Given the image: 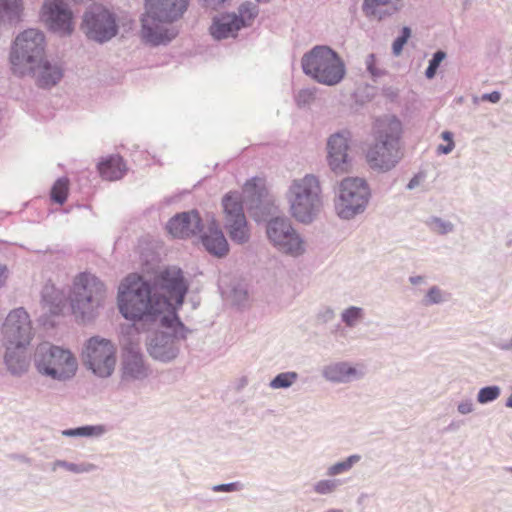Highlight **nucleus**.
<instances>
[{
	"mask_svg": "<svg viewBox=\"0 0 512 512\" xmlns=\"http://www.w3.org/2000/svg\"><path fill=\"white\" fill-rule=\"evenodd\" d=\"M107 432L104 425H86L77 428L65 429L61 434L65 437L98 438Z\"/></svg>",
	"mask_w": 512,
	"mask_h": 512,
	"instance_id": "7c9ffc66",
	"label": "nucleus"
},
{
	"mask_svg": "<svg viewBox=\"0 0 512 512\" xmlns=\"http://www.w3.org/2000/svg\"><path fill=\"white\" fill-rule=\"evenodd\" d=\"M410 34H411L410 29L408 27H403L401 37H404L405 40L407 41L408 38L410 37Z\"/></svg>",
	"mask_w": 512,
	"mask_h": 512,
	"instance_id": "052dcab7",
	"label": "nucleus"
},
{
	"mask_svg": "<svg viewBox=\"0 0 512 512\" xmlns=\"http://www.w3.org/2000/svg\"><path fill=\"white\" fill-rule=\"evenodd\" d=\"M118 308L121 315L133 323H139L143 329L158 322L166 328L176 319V314L167 311L171 303L163 295L155 292L151 284L137 275H129L118 290Z\"/></svg>",
	"mask_w": 512,
	"mask_h": 512,
	"instance_id": "f257e3e1",
	"label": "nucleus"
},
{
	"mask_svg": "<svg viewBox=\"0 0 512 512\" xmlns=\"http://www.w3.org/2000/svg\"><path fill=\"white\" fill-rule=\"evenodd\" d=\"M58 468H63L74 474L90 473L97 470V466L90 462L72 463L66 460L54 461L52 464V470L56 471Z\"/></svg>",
	"mask_w": 512,
	"mask_h": 512,
	"instance_id": "72a5a7b5",
	"label": "nucleus"
},
{
	"mask_svg": "<svg viewBox=\"0 0 512 512\" xmlns=\"http://www.w3.org/2000/svg\"><path fill=\"white\" fill-rule=\"evenodd\" d=\"M214 492H237L243 489V484L240 482H231L226 484H216L211 487Z\"/></svg>",
	"mask_w": 512,
	"mask_h": 512,
	"instance_id": "a18cd8bd",
	"label": "nucleus"
},
{
	"mask_svg": "<svg viewBox=\"0 0 512 512\" xmlns=\"http://www.w3.org/2000/svg\"><path fill=\"white\" fill-rule=\"evenodd\" d=\"M83 362L96 376L109 377L116 365V347L108 339L91 337L83 352Z\"/></svg>",
	"mask_w": 512,
	"mask_h": 512,
	"instance_id": "9b49d317",
	"label": "nucleus"
},
{
	"mask_svg": "<svg viewBox=\"0 0 512 512\" xmlns=\"http://www.w3.org/2000/svg\"><path fill=\"white\" fill-rule=\"evenodd\" d=\"M301 66L305 75L326 86L337 85L346 74L339 54L326 45L314 46L306 52L302 56Z\"/></svg>",
	"mask_w": 512,
	"mask_h": 512,
	"instance_id": "39448f33",
	"label": "nucleus"
},
{
	"mask_svg": "<svg viewBox=\"0 0 512 512\" xmlns=\"http://www.w3.org/2000/svg\"><path fill=\"white\" fill-rule=\"evenodd\" d=\"M150 331L146 338V346L149 355L160 362H171L180 351V340H184L189 330L183 325L176 315L171 323V328L163 327L159 322L157 325H150Z\"/></svg>",
	"mask_w": 512,
	"mask_h": 512,
	"instance_id": "9d476101",
	"label": "nucleus"
},
{
	"mask_svg": "<svg viewBox=\"0 0 512 512\" xmlns=\"http://www.w3.org/2000/svg\"><path fill=\"white\" fill-rule=\"evenodd\" d=\"M455 148V144H446V145H439L437 147V153L438 154H449L453 151Z\"/></svg>",
	"mask_w": 512,
	"mask_h": 512,
	"instance_id": "3c124183",
	"label": "nucleus"
},
{
	"mask_svg": "<svg viewBox=\"0 0 512 512\" xmlns=\"http://www.w3.org/2000/svg\"><path fill=\"white\" fill-rule=\"evenodd\" d=\"M222 207L223 225L230 239L237 244L248 242L250 233L240 195L227 193L222 199Z\"/></svg>",
	"mask_w": 512,
	"mask_h": 512,
	"instance_id": "4468645a",
	"label": "nucleus"
},
{
	"mask_svg": "<svg viewBox=\"0 0 512 512\" xmlns=\"http://www.w3.org/2000/svg\"><path fill=\"white\" fill-rule=\"evenodd\" d=\"M481 99L483 101H488L491 103H498L501 99V93L498 91H493L491 93H485L482 95Z\"/></svg>",
	"mask_w": 512,
	"mask_h": 512,
	"instance_id": "09e8293b",
	"label": "nucleus"
},
{
	"mask_svg": "<svg viewBox=\"0 0 512 512\" xmlns=\"http://www.w3.org/2000/svg\"><path fill=\"white\" fill-rule=\"evenodd\" d=\"M298 373L294 371L282 372L276 375L269 383L272 389H287L298 379Z\"/></svg>",
	"mask_w": 512,
	"mask_h": 512,
	"instance_id": "4c0bfd02",
	"label": "nucleus"
},
{
	"mask_svg": "<svg viewBox=\"0 0 512 512\" xmlns=\"http://www.w3.org/2000/svg\"><path fill=\"white\" fill-rule=\"evenodd\" d=\"M506 470L512 473V467H508Z\"/></svg>",
	"mask_w": 512,
	"mask_h": 512,
	"instance_id": "0e129e2a",
	"label": "nucleus"
},
{
	"mask_svg": "<svg viewBox=\"0 0 512 512\" xmlns=\"http://www.w3.org/2000/svg\"><path fill=\"white\" fill-rule=\"evenodd\" d=\"M407 41L405 40L404 37H397L395 39V41L393 42V45H392V49H393V53L395 55H399L403 49V46L404 44L406 43Z\"/></svg>",
	"mask_w": 512,
	"mask_h": 512,
	"instance_id": "8fccbe9b",
	"label": "nucleus"
},
{
	"mask_svg": "<svg viewBox=\"0 0 512 512\" xmlns=\"http://www.w3.org/2000/svg\"><path fill=\"white\" fill-rule=\"evenodd\" d=\"M326 512H344L342 509H330Z\"/></svg>",
	"mask_w": 512,
	"mask_h": 512,
	"instance_id": "680f3d73",
	"label": "nucleus"
},
{
	"mask_svg": "<svg viewBox=\"0 0 512 512\" xmlns=\"http://www.w3.org/2000/svg\"><path fill=\"white\" fill-rule=\"evenodd\" d=\"M36 78L37 84L42 88L56 85L63 77L62 68L55 62L49 61L46 56L32 72L27 73Z\"/></svg>",
	"mask_w": 512,
	"mask_h": 512,
	"instance_id": "5701e85b",
	"label": "nucleus"
},
{
	"mask_svg": "<svg viewBox=\"0 0 512 512\" xmlns=\"http://www.w3.org/2000/svg\"><path fill=\"white\" fill-rule=\"evenodd\" d=\"M266 234L273 246L285 254L299 256L305 252L303 239L285 217L270 219L266 226Z\"/></svg>",
	"mask_w": 512,
	"mask_h": 512,
	"instance_id": "ddd939ff",
	"label": "nucleus"
},
{
	"mask_svg": "<svg viewBox=\"0 0 512 512\" xmlns=\"http://www.w3.org/2000/svg\"><path fill=\"white\" fill-rule=\"evenodd\" d=\"M370 198L371 190L365 179L346 177L335 188V214L342 220H352L365 212Z\"/></svg>",
	"mask_w": 512,
	"mask_h": 512,
	"instance_id": "6e6552de",
	"label": "nucleus"
},
{
	"mask_svg": "<svg viewBox=\"0 0 512 512\" xmlns=\"http://www.w3.org/2000/svg\"><path fill=\"white\" fill-rule=\"evenodd\" d=\"M426 225L432 232L440 235H446L454 231L452 222L437 216L429 217L426 220Z\"/></svg>",
	"mask_w": 512,
	"mask_h": 512,
	"instance_id": "e433bc0d",
	"label": "nucleus"
},
{
	"mask_svg": "<svg viewBox=\"0 0 512 512\" xmlns=\"http://www.w3.org/2000/svg\"><path fill=\"white\" fill-rule=\"evenodd\" d=\"M409 282L412 285H421V284H423L425 282V277L424 276H420V275L411 276V277H409Z\"/></svg>",
	"mask_w": 512,
	"mask_h": 512,
	"instance_id": "4d7b16f0",
	"label": "nucleus"
},
{
	"mask_svg": "<svg viewBox=\"0 0 512 512\" xmlns=\"http://www.w3.org/2000/svg\"><path fill=\"white\" fill-rule=\"evenodd\" d=\"M105 284L94 274L83 272L73 281L70 305L76 318L83 322L93 320L103 307L106 298Z\"/></svg>",
	"mask_w": 512,
	"mask_h": 512,
	"instance_id": "20e7f679",
	"label": "nucleus"
},
{
	"mask_svg": "<svg viewBox=\"0 0 512 512\" xmlns=\"http://www.w3.org/2000/svg\"><path fill=\"white\" fill-rule=\"evenodd\" d=\"M120 371L124 382L143 381L150 375L143 353L135 351L122 353Z\"/></svg>",
	"mask_w": 512,
	"mask_h": 512,
	"instance_id": "412c9836",
	"label": "nucleus"
},
{
	"mask_svg": "<svg viewBox=\"0 0 512 512\" xmlns=\"http://www.w3.org/2000/svg\"><path fill=\"white\" fill-rule=\"evenodd\" d=\"M98 170L103 179L116 181L125 175L127 168L121 156L111 155L98 164Z\"/></svg>",
	"mask_w": 512,
	"mask_h": 512,
	"instance_id": "bb28decb",
	"label": "nucleus"
},
{
	"mask_svg": "<svg viewBox=\"0 0 512 512\" xmlns=\"http://www.w3.org/2000/svg\"><path fill=\"white\" fill-rule=\"evenodd\" d=\"M343 484L344 481L339 478L328 477L315 482L312 489L315 494L325 496L336 493Z\"/></svg>",
	"mask_w": 512,
	"mask_h": 512,
	"instance_id": "f704fd0d",
	"label": "nucleus"
},
{
	"mask_svg": "<svg viewBox=\"0 0 512 512\" xmlns=\"http://www.w3.org/2000/svg\"><path fill=\"white\" fill-rule=\"evenodd\" d=\"M24 0H0V25H15L24 16Z\"/></svg>",
	"mask_w": 512,
	"mask_h": 512,
	"instance_id": "cd10ccee",
	"label": "nucleus"
},
{
	"mask_svg": "<svg viewBox=\"0 0 512 512\" xmlns=\"http://www.w3.org/2000/svg\"><path fill=\"white\" fill-rule=\"evenodd\" d=\"M441 138L447 142V144H455L453 139V133L446 130L441 133Z\"/></svg>",
	"mask_w": 512,
	"mask_h": 512,
	"instance_id": "5fc2aeb1",
	"label": "nucleus"
},
{
	"mask_svg": "<svg viewBox=\"0 0 512 512\" xmlns=\"http://www.w3.org/2000/svg\"><path fill=\"white\" fill-rule=\"evenodd\" d=\"M456 408L460 415H468L474 412L475 404L471 398H463L457 403Z\"/></svg>",
	"mask_w": 512,
	"mask_h": 512,
	"instance_id": "49530a36",
	"label": "nucleus"
},
{
	"mask_svg": "<svg viewBox=\"0 0 512 512\" xmlns=\"http://www.w3.org/2000/svg\"><path fill=\"white\" fill-rule=\"evenodd\" d=\"M167 230L178 238L194 236L203 230L200 215L196 210L177 214L167 223Z\"/></svg>",
	"mask_w": 512,
	"mask_h": 512,
	"instance_id": "4be33fe9",
	"label": "nucleus"
},
{
	"mask_svg": "<svg viewBox=\"0 0 512 512\" xmlns=\"http://www.w3.org/2000/svg\"><path fill=\"white\" fill-rule=\"evenodd\" d=\"M240 29L241 27L239 23H237L236 13H226L213 19L210 32L215 39L220 40L235 37Z\"/></svg>",
	"mask_w": 512,
	"mask_h": 512,
	"instance_id": "393cba45",
	"label": "nucleus"
},
{
	"mask_svg": "<svg viewBox=\"0 0 512 512\" xmlns=\"http://www.w3.org/2000/svg\"><path fill=\"white\" fill-rule=\"evenodd\" d=\"M501 388L497 385L482 387L477 394V402L479 404H488L499 398Z\"/></svg>",
	"mask_w": 512,
	"mask_h": 512,
	"instance_id": "a19ab883",
	"label": "nucleus"
},
{
	"mask_svg": "<svg viewBox=\"0 0 512 512\" xmlns=\"http://www.w3.org/2000/svg\"><path fill=\"white\" fill-rule=\"evenodd\" d=\"M445 301H447L446 293L438 286H432L424 296L422 303L424 306H431L441 304Z\"/></svg>",
	"mask_w": 512,
	"mask_h": 512,
	"instance_id": "79ce46f5",
	"label": "nucleus"
},
{
	"mask_svg": "<svg viewBox=\"0 0 512 512\" xmlns=\"http://www.w3.org/2000/svg\"><path fill=\"white\" fill-rule=\"evenodd\" d=\"M365 66L371 78L376 81L386 74V70L382 67L380 61L376 58L375 54H368L365 58Z\"/></svg>",
	"mask_w": 512,
	"mask_h": 512,
	"instance_id": "ea45409f",
	"label": "nucleus"
},
{
	"mask_svg": "<svg viewBox=\"0 0 512 512\" xmlns=\"http://www.w3.org/2000/svg\"><path fill=\"white\" fill-rule=\"evenodd\" d=\"M6 353L4 363L7 370L13 376H21L28 371L29 360L26 355V347H14L13 345H5Z\"/></svg>",
	"mask_w": 512,
	"mask_h": 512,
	"instance_id": "a878e982",
	"label": "nucleus"
},
{
	"mask_svg": "<svg viewBox=\"0 0 512 512\" xmlns=\"http://www.w3.org/2000/svg\"><path fill=\"white\" fill-rule=\"evenodd\" d=\"M34 362L39 374L58 382L71 380L78 369L77 359L69 350L48 343L37 348Z\"/></svg>",
	"mask_w": 512,
	"mask_h": 512,
	"instance_id": "1a4fd4ad",
	"label": "nucleus"
},
{
	"mask_svg": "<svg viewBox=\"0 0 512 512\" xmlns=\"http://www.w3.org/2000/svg\"><path fill=\"white\" fill-rule=\"evenodd\" d=\"M202 244L205 249L212 255L217 257L225 256L229 251L228 242L219 229L217 222L214 218L211 220V224L206 232H203L201 236Z\"/></svg>",
	"mask_w": 512,
	"mask_h": 512,
	"instance_id": "b1692460",
	"label": "nucleus"
},
{
	"mask_svg": "<svg viewBox=\"0 0 512 512\" xmlns=\"http://www.w3.org/2000/svg\"><path fill=\"white\" fill-rule=\"evenodd\" d=\"M244 201L251 215L257 220H262L268 215L274 214L276 206L267 191L257 187L256 180H248L243 189Z\"/></svg>",
	"mask_w": 512,
	"mask_h": 512,
	"instance_id": "aec40b11",
	"label": "nucleus"
},
{
	"mask_svg": "<svg viewBox=\"0 0 512 512\" xmlns=\"http://www.w3.org/2000/svg\"><path fill=\"white\" fill-rule=\"evenodd\" d=\"M316 96V89L315 88H304L301 89L297 96H296V102L297 105L300 107H304L306 105H309L311 102L314 101Z\"/></svg>",
	"mask_w": 512,
	"mask_h": 512,
	"instance_id": "c03bdc74",
	"label": "nucleus"
},
{
	"mask_svg": "<svg viewBox=\"0 0 512 512\" xmlns=\"http://www.w3.org/2000/svg\"><path fill=\"white\" fill-rule=\"evenodd\" d=\"M335 318V312L330 307L320 309L316 315V319L321 324L331 322Z\"/></svg>",
	"mask_w": 512,
	"mask_h": 512,
	"instance_id": "de8ad7c7",
	"label": "nucleus"
},
{
	"mask_svg": "<svg viewBox=\"0 0 512 512\" xmlns=\"http://www.w3.org/2000/svg\"><path fill=\"white\" fill-rule=\"evenodd\" d=\"M259 13V9L256 4L246 1L242 3L236 13L237 23H239L240 27L250 26L253 20Z\"/></svg>",
	"mask_w": 512,
	"mask_h": 512,
	"instance_id": "473e14b6",
	"label": "nucleus"
},
{
	"mask_svg": "<svg viewBox=\"0 0 512 512\" xmlns=\"http://www.w3.org/2000/svg\"><path fill=\"white\" fill-rule=\"evenodd\" d=\"M81 29L89 39L99 43L110 40L118 31L114 14L103 6H93L84 14Z\"/></svg>",
	"mask_w": 512,
	"mask_h": 512,
	"instance_id": "2eb2a0df",
	"label": "nucleus"
},
{
	"mask_svg": "<svg viewBox=\"0 0 512 512\" xmlns=\"http://www.w3.org/2000/svg\"><path fill=\"white\" fill-rule=\"evenodd\" d=\"M458 428H459V423H456V422L452 421V422L447 426V428H446V429H447L448 431L453 432V431H456Z\"/></svg>",
	"mask_w": 512,
	"mask_h": 512,
	"instance_id": "bf43d9fd",
	"label": "nucleus"
},
{
	"mask_svg": "<svg viewBox=\"0 0 512 512\" xmlns=\"http://www.w3.org/2000/svg\"><path fill=\"white\" fill-rule=\"evenodd\" d=\"M361 455L352 454L343 460L331 464L327 470L326 475L328 477H335L341 474L348 473L360 460Z\"/></svg>",
	"mask_w": 512,
	"mask_h": 512,
	"instance_id": "2f4dec72",
	"label": "nucleus"
},
{
	"mask_svg": "<svg viewBox=\"0 0 512 512\" xmlns=\"http://www.w3.org/2000/svg\"><path fill=\"white\" fill-rule=\"evenodd\" d=\"M6 279V268L4 266H0V287L4 284Z\"/></svg>",
	"mask_w": 512,
	"mask_h": 512,
	"instance_id": "13d9d810",
	"label": "nucleus"
},
{
	"mask_svg": "<svg viewBox=\"0 0 512 512\" xmlns=\"http://www.w3.org/2000/svg\"><path fill=\"white\" fill-rule=\"evenodd\" d=\"M138 323H134L127 328V331L122 334L120 344L122 346V353L126 352H141L140 343L141 338L139 334Z\"/></svg>",
	"mask_w": 512,
	"mask_h": 512,
	"instance_id": "c756f323",
	"label": "nucleus"
},
{
	"mask_svg": "<svg viewBox=\"0 0 512 512\" xmlns=\"http://www.w3.org/2000/svg\"><path fill=\"white\" fill-rule=\"evenodd\" d=\"M497 347L502 351L512 352V338L508 341L498 343Z\"/></svg>",
	"mask_w": 512,
	"mask_h": 512,
	"instance_id": "603ef678",
	"label": "nucleus"
},
{
	"mask_svg": "<svg viewBox=\"0 0 512 512\" xmlns=\"http://www.w3.org/2000/svg\"><path fill=\"white\" fill-rule=\"evenodd\" d=\"M366 375L365 366L347 360L331 361L321 369L323 379L331 384H349L362 380Z\"/></svg>",
	"mask_w": 512,
	"mask_h": 512,
	"instance_id": "a211bd4d",
	"label": "nucleus"
},
{
	"mask_svg": "<svg viewBox=\"0 0 512 512\" xmlns=\"http://www.w3.org/2000/svg\"><path fill=\"white\" fill-rule=\"evenodd\" d=\"M4 345L27 347L33 337L29 314L23 308L12 310L2 325Z\"/></svg>",
	"mask_w": 512,
	"mask_h": 512,
	"instance_id": "dca6fc26",
	"label": "nucleus"
},
{
	"mask_svg": "<svg viewBox=\"0 0 512 512\" xmlns=\"http://www.w3.org/2000/svg\"><path fill=\"white\" fill-rule=\"evenodd\" d=\"M365 318V311L358 306H349L341 313V321L346 327L354 328Z\"/></svg>",
	"mask_w": 512,
	"mask_h": 512,
	"instance_id": "c9c22d12",
	"label": "nucleus"
},
{
	"mask_svg": "<svg viewBox=\"0 0 512 512\" xmlns=\"http://www.w3.org/2000/svg\"><path fill=\"white\" fill-rule=\"evenodd\" d=\"M421 182V177L419 175H415L407 184L408 190L415 189Z\"/></svg>",
	"mask_w": 512,
	"mask_h": 512,
	"instance_id": "864d4df0",
	"label": "nucleus"
},
{
	"mask_svg": "<svg viewBox=\"0 0 512 512\" xmlns=\"http://www.w3.org/2000/svg\"><path fill=\"white\" fill-rule=\"evenodd\" d=\"M42 304L44 308L54 315L59 314L64 304V293L57 289L54 284L47 282L41 291Z\"/></svg>",
	"mask_w": 512,
	"mask_h": 512,
	"instance_id": "c85d7f7f",
	"label": "nucleus"
},
{
	"mask_svg": "<svg viewBox=\"0 0 512 512\" xmlns=\"http://www.w3.org/2000/svg\"><path fill=\"white\" fill-rule=\"evenodd\" d=\"M207 7H211L213 9L217 8L221 4H223L226 0H203Z\"/></svg>",
	"mask_w": 512,
	"mask_h": 512,
	"instance_id": "6e6d98bb",
	"label": "nucleus"
},
{
	"mask_svg": "<svg viewBox=\"0 0 512 512\" xmlns=\"http://www.w3.org/2000/svg\"><path fill=\"white\" fill-rule=\"evenodd\" d=\"M46 56L44 33L36 28L20 32L14 39L10 51V63L15 74L27 76Z\"/></svg>",
	"mask_w": 512,
	"mask_h": 512,
	"instance_id": "0eeeda50",
	"label": "nucleus"
},
{
	"mask_svg": "<svg viewBox=\"0 0 512 512\" xmlns=\"http://www.w3.org/2000/svg\"><path fill=\"white\" fill-rule=\"evenodd\" d=\"M69 181L67 178H59L51 189V198L58 204H63L68 195Z\"/></svg>",
	"mask_w": 512,
	"mask_h": 512,
	"instance_id": "58836bf2",
	"label": "nucleus"
},
{
	"mask_svg": "<svg viewBox=\"0 0 512 512\" xmlns=\"http://www.w3.org/2000/svg\"><path fill=\"white\" fill-rule=\"evenodd\" d=\"M258 3H268L270 0H256Z\"/></svg>",
	"mask_w": 512,
	"mask_h": 512,
	"instance_id": "e2e57ef3",
	"label": "nucleus"
},
{
	"mask_svg": "<svg viewBox=\"0 0 512 512\" xmlns=\"http://www.w3.org/2000/svg\"><path fill=\"white\" fill-rule=\"evenodd\" d=\"M151 287L171 303L167 313L177 314L176 311L183 304L189 284L180 268L170 266L159 272Z\"/></svg>",
	"mask_w": 512,
	"mask_h": 512,
	"instance_id": "f8f14e48",
	"label": "nucleus"
},
{
	"mask_svg": "<svg viewBox=\"0 0 512 512\" xmlns=\"http://www.w3.org/2000/svg\"><path fill=\"white\" fill-rule=\"evenodd\" d=\"M189 0H145L142 22V37L152 44H166L174 39L177 30L167 26L179 19L187 10Z\"/></svg>",
	"mask_w": 512,
	"mask_h": 512,
	"instance_id": "f03ea898",
	"label": "nucleus"
},
{
	"mask_svg": "<svg viewBox=\"0 0 512 512\" xmlns=\"http://www.w3.org/2000/svg\"><path fill=\"white\" fill-rule=\"evenodd\" d=\"M286 196L290 213L298 222L311 223L322 208L321 186L314 175L293 180Z\"/></svg>",
	"mask_w": 512,
	"mask_h": 512,
	"instance_id": "423d86ee",
	"label": "nucleus"
},
{
	"mask_svg": "<svg viewBox=\"0 0 512 512\" xmlns=\"http://www.w3.org/2000/svg\"><path fill=\"white\" fill-rule=\"evenodd\" d=\"M446 58V53L442 50H438L432 56V59L429 61V65L425 71V76L428 79H432L437 72V69L440 63Z\"/></svg>",
	"mask_w": 512,
	"mask_h": 512,
	"instance_id": "37998d69",
	"label": "nucleus"
},
{
	"mask_svg": "<svg viewBox=\"0 0 512 512\" xmlns=\"http://www.w3.org/2000/svg\"><path fill=\"white\" fill-rule=\"evenodd\" d=\"M401 122L394 116L377 120L375 142L366 153L370 168L379 172H388L402 159L400 149Z\"/></svg>",
	"mask_w": 512,
	"mask_h": 512,
	"instance_id": "7ed1b4c3",
	"label": "nucleus"
},
{
	"mask_svg": "<svg viewBox=\"0 0 512 512\" xmlns=\"http://www.w3.org/2000/svg\"><path fill=\"white\" fill-rule=\"evenodd\" d=\"M41 17L50 30L60 35H69L73 31L72 12L63 0H46Z\"/></svg>",
	"mask_w": 512,
	"mask_h": 512,
	"instance_id": "6ab92c4d",
	"label": "nucleus"
},
{
	"mask_svg": "<svg viewBox=\"0 0 512 512\" xmlns=\"http://www.w3.org/2000/svg\"><path fill=\"white\" fill-rule=\"evenodd\" d=\"M351 133L341 130L331 134L327 139V162L336 174L348 173L352 168V158L349 156Z\"/></svg>",
	"mask_w": 512,
	"mask_h": 512,
	"instance_id": "f3484780",
	"label": "nucleus"
}]
</instances>
